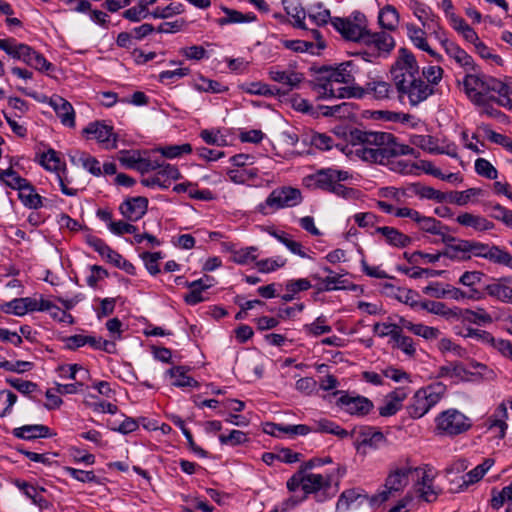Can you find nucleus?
Masks as SVG:
<instances>
[{
	"label": "nucleus",
	"instance_id": "f257e3e1",
	"mask_svg": "<svg viewBox=\"0 0 512 512\" xmlns=\"http://www.w3.org/2000/svg\"><path fill=\"white\" fill-rule=\"evenodd\" d=\"M349 141L355 147L354 153L369 163L384 165L391 158L402 155L418 157L414 148L398 143L397 138L389 132L354 129L350 132Z\"/></svg>",
	"mask_w": 512,
	"mask_h": 512
},
{
	"label": "nucleus",
	"instance_id": "f03ea898",
	"mask_svg": "<svg viewBox=\"0 0 512 512\" xmlns=\"http://www.w3.org/2000/svg\"><path fill=\"white\" fill-rule=\"evenodd\" d=\"M392 79L402 103L416 107L434 94L431 84H425L420 75L416 57L407 48H400L391 67Z\"/></svg>",
	"mask_w": 512,
	"mask_h": 512
},
{
	"label": "nucleus",
	"instance_id": "7ed1b4c3",
	"mask_svg": "<svg viewBox=\"0 0 512 512\" xmlns=\"http://www.w3.org/2000/svg\"><path fill=\"white\" fill-rule=\"evenodd\" d=\"M354 64L351 61L341 63L336 68L325 69L326 76L318 79L315 90L319 97L325 99L362 98L364 90L354 87Z\"/></svg>",
	"mask_w": 512,
	"mask_h": 512
},
{
	"label": "nucleus",
	"instance_id": "20e7f679",
	"mask_svg": "<svg viewBox=\"0 0 512 512\" xmlns=\"http://www.w3.org/2000/svg\"><path fill=\"white\" fill-rule=\"evenodd\" d=\"M497 79L488 77L478 70L465 74L461 84L469 100L475 105L484 106L489 102L490 93L495 89Z\"/></svg>",
	"mask_w": 512,
	"mask_h": 512
},
{
	"label": "nucleus",
	"instance_id": "39448f33",
	"mask_svg": "<svg viewBox=\"0 0 512 512\" xmlns=\"http://www.w3.org/2000/svg\"><path fill=\"white\" fill-rule=\"evenodd\" d=\"M442 241L446 244V248L442 252L436 254L424 253L421 251L413 253L405 252L403 256L412 264L416 262V256H423L428 263H435L439 261L442 256L451 260H469V240L456 239L453 236L443 235Z\"/></svg>",
	"mask_w": 512,
	"mask_h": 512
},
{
	"label": "nucleus",
	"instance_id": "423d86ee",
	"mask_svg": "<svg viewBox=\"0 0 512 512\" xmlns=\"http://www.w3.org/2000/svg\"><path fill=\"white\" fill-rule=\"evenodd\" d=\"M445 392L446 386L441 382H436L419 389L407 407L408 414L414 419L423 417L442 399Z\"/></svg>",
	"mask_w": 512,
	"mask_h": 512
},
{
	"label": "nucleus",
	"instance_id": "0eeeda50",
	"mask_svg": "<svg viewBox=\"0 0 512 512\" xmlns=\"http://www.w3.org/2000/svg\"><path fill=\"white\" fill-rule=\"evenodd\" d=\"M472 420L461 411L450 408L435 417L434 432L438 436L455 437L467 432Z\"/></svg>",
	"mask_w": 512,
	"mask_h": 512
},
{
	"label": "nucleus",
	"instance_id": "6e6552de",
	"mask_svg": "<svg viewBox=\"0 0 512 512\" xmlns=\"http://www.w3.org/2000/svg\"><path fill=\"white\" fill-rule=\"evenodd\" d=\"M301 191L290 186H283L274 189L265 202L258 205V211L263 215L269 212L267 209L278 210L285 207H294L302 202Z\"/></svg>",
	"mask_w": 512,
	"mask_h": 512
},
{
	"label": "nucleus",
	"instance_id": "1a4fd4ad",
	"mask_svg": "<svg viewBox=\"0 0 512 512\" xmlns=\"http://www.w3.org/2000/svg\"><path fill=\"white\" fill-rule=\"evenodd\" d=\"M336 488L332 487V476L330 474H317L305 472L304 498L313 495L318 503H323L335 496Z\"/></svg>",
	"mask_w": 512,
	"mask_h": 512
},
{
	"label": "nucleus",
	"instance_id": "9d476101",
	"mask_svg": "<svg viewBox=\"0 0 512 512\" xmlns=\"http://www.w3.org/2000/svg\"><path fill=\"white\" fill-rule=\"evenodd\" d=\"M481 257L494 264L503 265L512 269V255L505 249L469 240V259L472 257Z\"/></svg>",
	"mask_w": 512,
	"mask_h": 512
},
{
	"label": "nucleus",
	"instance_id": "9b49d317",
	"mask_svg": "<svg viewBox=\"0 0 512 512\" xmlns=\"http://www.w3.org/2000/svg\"><path fill=\"white\" fill-rule=\"evenodd\" d=\"M386 443L387 438L376 427L361 426L357 431L355 446L358 452L366 454L368 450H377Z\"/></svg>",
	"mask_w": 512,
	"mask_h": 512
},
{
	"label": "nucleus",
	"instance_id": "f8f14e48",
	"mask_svg": "<svg viewBox=\"0 0 512 512\" xmlns=\"http://www.w3.org/2000/svg\"><path fill=\"white\" fill-rule=\"evenodd\" d=\"M83 133L90 139H95L103 148L111 150L117 147V134L112 126L101 121L89 123Z\"/></svg>",
	"mask_w": 512,
	"mask_h": 512
},
{
	"label": "nucleus",
	"instance_id": "ddd939ff",
	"mask_svg": "<svg viewBox=\"0 0 512 512\" xmlns=\"http://www.w3.org/2000/svg\"><path fill=\"white\" fill-rule=\"evenodd\" d=\"M412 470L413 468L408 462L404 466L391 468L385 481L386 490L380 494L383 501L388 499L390 493L402 491L408 485Z\"/></svg>",
	"mask_w": 512,
	"mask_h": 512
},
{
	"label": "nucleus",
	"instance_id": "4468645a",
	"mask_svg": "<svg viewBox=\"0 0 512 512\" xmlns=\"http://www.w3.org/2000/svg\"><path fill=\"white\" fill-rule=\"evenodd\" d=\"M336 404L346 413L356 416H365L373 408V403L368 398L348 393L341 395Z\"/></svg>",
	"mask_w": 512,
	"mask_h": 512
},
{
	"label": "nucleus",
	"instance_id": "2eb2a0df",
	"mask_svg": "<svg viewBox=\"0 0 512 512\" xmlns=\"http://www.w3.org/2000/svg\"><path fill=\"white\" fill-rule=\"evenodd\" d=\"M333 27L347 40L363 41L367 34L366 25L354 23L350 18L335 17L331 19Z\"/></svg>",
	"mask_w": 512,
	"mask_h": 512
},
{
	"label": "nucleus",
	"instance_id": "dca6fc26",
	"mask_svg": "<svg viewBox=\"0 0 512 512\" xmlns=\"http://www.w3.org/2000/svg\"><path fill=\"white\" fill-rule=\"evenodd\" d=\"M181 178V173L174 165L167 164L161 171H155V174L143 177L141 184L145 187H160L166 189L170 186L173 180Z\"/></svg>",
	"mask_w": 512,
	"mask_h": 512
},
{
	"label": "nucleus",
	"instance_id": "f3484780",
	"mask_svg": "<svg viewBox=\"0 0 512 512\" xmlns=\"http://www.w3.org/2000/svg\"><path fill=\"white\" fill-rule=\"evenodd\" d=\"M148 199L143 196L127 198L119 206L120 213L128 221H138L147 212Z\"/></svg>",
	"mask_w": 512,
	"mask_h": 512
},
{
	"label": "nucleus",
	"instance_id": "a211bd4d",
	"mask_svg": "<svg viewBox=\"0 0 512 512\" xmlns=\"http://www.w3.org/2000/svg\"><path fill=\"white\" fill-rule=\"evenodd\" d=\"M485 291L498 301L512 304V276L494 279L485 287Z\"/></svg>",
	"mask_w": 512,
	"mask_h": 512
},
{
	"label": "nucleus",
	"instance_id": "6ab92c4d",
	"mask_svg": "<svg viewBox=\"0 0 512 512\" xmlns=\"http://www.w3.org/2000/svg\"><path fill=\"white\" fill-rule=\"evenodd\" d=\"M407 35L410 41L413 43L415 47L418 49L427 52L431 57H433L437 62H442L443 57L441 54L437 53L434 49H432L427 40V32L414 24H407Z\"/></svg>",
	"mask_w": 512,
	"mask_h": 512
},
{
	"label": "nucleus",
	"instance_id": "aec40b11",
	"mask_svg": "<svg viewBox=\"0 0 512 512\" xmlns=\"http://www.w3.org/2000/svg\"><path fill=\"white\" fill-rule=\"evenodd\" d=\"M268 74L271 80L281 83L284 86L283 89H280V94H286L294 88H297L303 81V75L301 73L291 70L285 71L271 68Z\"/></svg>",
	"mask_w": 512,
	"mask_h": 512
},
{
	"label": "nucleus",
	"instance_id": "412c9836",
	"mask_svg": "<svg viewBox=\"0 0 512 512\" xmlns=\"http://www.w3.org/2000/svg\"><path fill=\"white\" fill-rule=\"evenodd\" d=\"M444 50L465 71V74L478 70V65L474 62L472 56L455 42H450L444 47Z\"/></svg>",
	"mask_w": 512,
	"mask_h": 512
},
{
	"label": "nucleus",
	"instance_id": "4be33fe9",
	"mask_svg": "<svg viewBox=\"0 0 512 512\" xmlns=\"http://www.w3.org/2000/svg\"><path fill=\"white\" fill-rule=\"evenodd\" d=\"M49 104L64 126L75 127V111L69 101L59 95H54L50 98Z\"/></svg>",
	"mask_w": 512,
	"mask_h": 512
},
{
	"label": "nucleus",
	"instance_id": "5701e85b",
	"mask_svg": "<svg viewBox=\"0 0 512 512\" xmlns=\"http://www.w3.org/2000/svg\"><path fill=\"white\" fill-rule=\"evenodd\" d=\"M303 181L305 186L308 188L321 189L329 192L332 185L336 182L334 178V169H321L314 174L308 175Z\"/></svg>",
	"mask_w": 512,
	"mask_h": 512
},
{
	"label": "nucleus",
	"instance_id": "b1692460",
	"mask_svg": "<svg viewBox=\"0 0 512 512\" xmlns=\"http://www.w3.org/2000/svg\"><path fill=\"white\" fill-rule=\"evenodd\" d=\"M409 392L405 387H400L389 393L386 402L379 407V414L388 417L396 414L402 407V402L407 398Z\"/></svg>",
	"mask_w": 512,
	"mask_h": 512
},
{
	"label": "nucleus",
	"instance_id": "393cba45",
	"mask_svg": "<svg viewBox=\"0 0 512 512\" xmlns=\"http://www.w3.org/2000/svg\"><path fill=\"white\" fill-rule=\"evenodd\" d=\"M13 435L19 439L34 440L53 436L50 428L42 424L24 425L13 429Z\"/></svg>",
	"mask_w": 512,
	"mask_h": 512
},
{
	"label": "nucleus",
	"instance_id": "a878e982",
	"mask_svg": "<svg viewBox=\"0 0 512 512\" xmlns=\"http://www.w3.org/2000/svg\"><path fill=\"white\" fill-rule=\"evenodd\" d=\"M433 482L434 476L431 471L423 470L421 479L417 483V492L420 498L428 503L434 502L439 495V490L436 489Z\"/></svg>",
	"mask_w": 512,
	"mask_h": 512
},
{
	"label": "nucleus",
	"instance_id": "bb28decb",
	"mask_svg": "<svg viewBox=\"0 0 512 512\" xmlns=\"http://www.w3.org/2000/svg\"><path fill=\"white\" fill-rule=\"evenodd\" d=\"M456 221L465 227H472L475 231L484 232L494 228L493 222L483 216L474 215L472 213H462L456 218Z\"/></svg>",
	"mask_w": 512,
	"mask_h": 512
},
{
	"label": "nucleus",
	"instance_id": "cd10ccee",
	"mask_svg": "<svg viewBox=\"0 0 512 512\" xmlns=\"http://www.w3.org/2000/svg\"><path fill=\"white\" fill-rule=\"evenodd\" d=\"M189 368L186 366H175L167 370V374L172 379L171 384L175 387L185 388V387H199V382L194 378L187 375Z\"/></svg>",
	"mask_w": 512,
	"mask_h": 512
},
{
	"label": "nucleus",
	"instance_id": "c85d7f7f",
	"mask_svg": "<svg viewBox=\"0 0 512 512\" xmlns=\"http://www.w3.org/2000/svg\"><path fill=\"white\" fill-rule=\"evenodd\" d=\"M376 232L382 234L385 237L387 243L395 247H407L412 241L408 235L403 234L394 227H378Z\"/></svg>",
	"mask_w": 512,
	"mask_h": 512
},
{
	"label": "nucleus",
	"instance_id": "c756f323",
	"mask_svg": "<svg viewBox=\"0 0 512 512\" xmlns=\"http://www.w3.org/2000/svg\"><path fill=\"white\" fill-rule=\"evenodd\" d=\"M221 9L225 13L226 16L216 20V22L219 26H225L228 24L247 23V22H253L256 20V15L251 12L244 14L240 11L230 9L225 6H222Z\"/></svg>",
	"mask_w": 512,
	"mask_h": 512
},
{
	"label": "nucleus",
	"instance_id": "7c9ffc66",
	"mask_svg": "<svg viewBox=\"0 0 512 512\" xmlns=\"http://www.w3.org/2000/svg\"><path fill=\"white\" fill-rule=\"evenodd\" d=\"M18 195L23 205L29 209L36 210L47 206V204L43 202V197L36 193L34 186L30 182L20 189Z\"/></svg>",
	"mask_w": 512,
	"mask_h": 512
},
{
	"label": "nucleus",
	"instance_id": "2f4dec72",
	"mask_svg": "<svg viewBox=\"0 0 512 512\" xmlns=\"http://www.w3.org/2000/svg\"><path fill=\"white\" fill-rule=\"evenodd\" d=\"M400 323L403 328L409 330L413 334L420 336L426 340L437 339L440 335V330L435 327L427 326L421 323L414 324L404 318L400 319Z\"/></svg>",
	"mask_w": 512,
	"mask_h": 512
},
{
	"label": "nucleus",
	"instance_id": "473e14b6",
	"mask_svg": "<svg viewBox=\"0 0 512 512\" xmlns=\"http://www.w3.org/2000/svg\"><path fill=\"white\" fill-rule=\"evenodd\" d=\"M364 43L372 44L382 52H389L395 45L393 37L387 32L370 33L367 31Z\"/></svg>",
	"mask_w": 512,
	"mask_h": 512
},
{
	"label": "nucleus",
	"instance_id": "72a5a7b5",
	"mask_svg": "<svg viewBox=\"0 0 512 512\" xmlns=\"http://www.w3.org/2000/svg\"><path fill=\"white\" fill-rule=\"evenodd\" d=\"M15 484L41 510H46L51 506L50 502L42 496L41 491L33 485L20 480H16Z\"/></svg>",
	"mask_w": 512,
	"mask_h": 512
},
{
	"label": "nucleus",
	"instance_id": "f704fd0d",
	"mask_svg": "<svg viewBox=\"0 0 512 512\" xmlns=\"http://www.w3.org/2000/svg\"><path fill=\"white\" fill-rule=\"evenodd\" d=\"M507 416H508V413H507L506 405L504 403H501L498 406V408L496 409L495 414L490 416L485 421V426L488 429L499 428V430H500L499 436L501 438H503L505 436V431L508 427V425L505 421Z\"/></svg>",
	"mask_w": 512,
	"mask_h": 512
},
{
	"label": "nucleus",
	"instance_id": "c9c22d12",
	"mask_svg": "<svg viewBox=\"0 0 512 512\" xmlns=\"http://www.w3.org/2000/svg\"><path fill=\"white\" fill-rule=\"evenodd\" d=\"M380 26L386 30L393 31L399 23V13L392 5L384 6L378 15Z\"/></svg>",
	"mask_w": 512,
	"mask_h": 512
},
{
	"label": "nucleus",
	"instance_id": "e433bc0d",
	"mask_svg": "<svg viewBox=\"0 0 512 512\" xmlns=\"http://www.w3.org/2000/svg\"><path fill=\"white\" fill-rule=\"evenodd\" d=\"M416 223L420 230L433 235L443 237V235H446V232L448 231V227L434 217L420 215Z\"/></svg>",
	"mask_w": 512,
	"mask_h": 512
},
{
	"label": "nucleus",
	"instance_id": "4c0bfd02",
	"mask_svg": "<svg viewBox=\"0 0 512 512\" xmlns=\"http://www.w3.org/2000/svg\"><path fill=\"white\" fill-rule=\"evenodd\" d=\"M495 84L496 85L495 89H493V92L497 93V96L490 94L489 102L493 101L497 103L499 106L512 110V99L510 97V95L512 94V88H510L508 85L499 80Z\"/></svg>",
	"mask_w": 512,
	"mask_h": 512
},
{
	"label": "nucleus",
	"instance_id": "58836bf2",
	"mask_svg": "<svg viewBox=\"0 0 512 512\" xmlns=\"http://www.w3.org/2000/svg\"><path fill=\"white\" fill-rule=\"evenodd\" d=\"M419 307L423 310H426L429 313L443 316L446 319L457 317L458 313L451 308L447 307V305L443 302L425 300L419 303Z\"/></svg>",
	"mask_w": 512,
	"mask_h": 512
},
{
	"label": "nucleus",
	"instance_id": "ea45409f",
	"mask_svg": "<svg viewBox=\"0 0 512 512\" xmlns=\"http://www.w3.org/2000/svg\"><path fill=\"white\" fill-rule=\"evenodd\" d=\"M364 95L371 94L377 100H384L390 97L393 92L392 86L385 81H372L363 88Z\"/></svg>",
	"mask_w": 512,
	"mask_h": 512
},
{
	"label": "nucleus",
	"instance_id": "a19ab883",
	"mask_svg": "<svg viewBox=\"0 0 512 512\" xmlns=\"http://www.w3.org/2000/svg\"><path fill=\"white\" fill-rule=\"evenodd\" d=\"M412 191L422 199L434 200L438 203L445 202L448 198L447 193L441 192L430 186H425L420 183L412 185Z\"/></svg>",
	"mask_w": 512,
	"mask_h": 512
},
{
	"label": "nucleus",
	"instance_id": "79ce46f5",
	"mask_svg": "<svg viewBox=\"0 0 512 512\" xmlns=\"http://www.w3.org/2000/svg\"><path fill=\"white\" fill-rule=\"evenodd\" d=\"M450 24L452 28L463 36L467 42H475L477 40V33L475 30L466 23V21L458 15L450 16Z\"/></svg>",
	"mask_w": 512,
	"mask_h": 512
},
{
	"label": "nucleus",
	"instance_id": "37998d69",
	"mask_svg": "<svg viewBox=\"0 0 512 512\" xmlns=\"http://www.w3.org/2000/svg\"><path fill=\"white\" fill-rule=\"evenodd\" d=\"M313 429L314 432L333 434L340 439H344L349 436V432L347 430L343 429L341 426L328 419H320L316 421Z\"/></svg>",
	"mask_w": 512,
	"mask_h": 512
},
{
	"label": "nucleus",
	"instance_id": "c03bdc74",
	"mask_svg": "<svg viewBox=\"0 0 512 512\" xmlns=\"http://www.w3.org/2000/svg\"><path fill=\"white\" fill-rule=\"evenodd\" d=\"M493 465L494 459L486 458L481 464L477 465L463 476L464 483L470 485L480 481Z\"/></svg>",
	"mask_w": 512,
	"mask_h": 512
},
{
	"label": "nucleus",
	"instance_id": "a18cd8bd",
	"mask_svg": "<svg viewBox=\"0 0 512 512\" xmlns=\"http://www.w3.org/2000/svg\"><path fill=\"white\" fill-rule=\"evenodd\" d=\"M73 163L81 164L84 169L89 171L94 176H100L102 174L100 162L93 156L80 152L78 158L76 156L71 157Z\"/></svg>",
	"mask_w": 512,
	"mask_h": 512
},
{
	"label": "nucleus",
	"instance_id": "49530a36",
	"mask_svg": "<svg viewBox=\"0 0 512 512\" xmlns=\"http://www.w3.org/2000/svg\"><path fill=\"white\" fill-rule=\"evenodd\" d=\"M0 181L12 189L18 190V192L29 182L12 168H8L0 172Z\"/></svg>",
	"mask_w": 512,
	"mask_h": 512
},
{
	"label": "nucleus",
	"instance_id": "de8ad7c7",
	"mask_svg": "<svg viewBox=\"0 0 512 512\" xmlns=\"http://www.w3.org/2000/svg\"><path fill=\"white\" fill-rule=\"evenodd\" d=\"M193 87L197 91L210 93H224L228 90V87L222 85L220 82L207 79L204 76H199L195 79Z\"/></svg>",
	"mask_w": 512,
	"mask_h": 512
},
{
	"label": "nucleus",
	"instance_id": "09e8293b",
	"mask_svg": "<svg viewBox=\"0 0 512 512\" xmlns=\"http://www.w3.org/2000/svg\"><path fill=\"white\" fill-rule=\"evenodd\" d=\"M394 347L400 349L405 355L414 357L416 354V347L411 337L402 333V328L393 338Z\"/></svg>",
	"mask_w": 512,
	"mask_h": 512
},
{
	"label": "nucleus",
	"instance_id": "8fccbe9b",
	"mask_svg": "<svg viewBox=\"0 0 512 512\" xmlns=\"http://www.w3.org/2000/svg\"><path fill=\"white\" fill-rule=\"evenodd\" d=\"M444 70L440 66L429 65L422 68L420 75L422 79H426L425 84H431L432 90L435 91L437 86L443 78Z\"/></svg>",
	"mask_w": 512,
	"mask_h": 512
},
{
	"label": "nucleus",
	"instance_id": "3c124183",
	"mask_svg": "<svg viewBox=\"0 0 512 512\" xmlns=\"http://www.w3.org/2000/svg\"><path fill=\"white\" fill-rule=\"evenodd\" d=\"M326 322L327 321L324 316H319L314 322L305 324L303 330L306 335L312 337H318L322 334L330 333L332 331V327L327 325Z\"/></svg>",
	"mask_w": 512,
	"mask_h": 512
},
{
	"label": "nucleus",
	"instance_id": "603ef678",
	"mask_svg": "<svg viewBox=\"0 0 512 512\" xmlns=\"http://www.w3.org/2000/svg\"><path fill=\"white\" fill-rule=\"evenodd\" d=\"M424 28H427L431 35L437 39L441 46L444 48L447 46L451 41L447 38V33L443 26L440 23V17L438 15H435L429 22L428 25H426Z\"/></svg>",
	"mask_w": 512,
	"mask_h": 512
},
{
	"label": "nucleus",
	"instance_id": "864d4df0",
	"mask_svg": "<svg viewBox=\"0 0 512 512\" xmlns=\"http://www.w3.org/2000/svg\"><path fill=\"white\" fill-rule=\"evenodd\" d=\"M411 9L423 27L428 25V22L436 15L428 5L418 1L411 3Z\"/></svg>",
	"mask_w": 512,
	"mask_h": 512
},
{
	"label": "nucleus",
	"instance_id": "5fc2aeb1",
	"mask_svg": "<svg viewBox=\"0 0 512 512\" xmlns=\"http://www.w3.org/2000/svg\"><path fill=\"white\" fill-rule=\"evenodd\" d=\"M307 15L317 26L327 24L330 19V11L328 9H324L321 3L311 6L308 9Z\"/></svg>",
	"mask_w": 512,
	"mask_h": 512
},
{
	"label": "nucleus",
	"instance_id": "6e6d98bb",
	"mask_svg": "<svg viewBox=\"0 0 512 512\" xmlns=\"http://www.w3.org/2000/svg\"><path fill=\"white\" fill-rule=\"evenodd\" d=\"M39 163L45 169L54 172H58L62 167V162L57 152L53 149H49L47 152L42 153Z\"/></svg>",
	"mask_w": 512,
	"mask_h": 512
},
{
	"label": "nucleus",
	"instance_id": "4d7b16f0",
	"mask_svg": "<svg viewBox=\"0 0 512 512\" xmlns=\"http://www.w3.org/2000/svg\"><path fill=\"white\" fill-rule=\"evenodd\" d=\"M44 312H48L54 320L59 322L72 324L74 321L71 314L67 313L65 310L60 309L57 305L49 300H45Z\"/></svg>",
	"mask_w": 512,
	"mask_h": 512
},
{
	"label": "nucleus",
	"instance_id": "13d9d810",
	"mask_svg": "<svg viewBox=\"0 0 512 512\" xmlns=\"http://www.w3.org/2000/svg\"><path fill=\"white\" fill-rule=\"evenodd\" d=\"M256 251L257 248L253 246L234 250L232 252V261L240 265L249 264L256 260Z\"/></svg>",
	"mask_w": 512,
	"mask_h": 512
},
{
	"label": "nucleus",
	"instance_id": "bf43d9fd",
	"mask_svg": "<svg viewBox=\"0 0 512 512\" xmlns=\"http://www.w3.org/2000/svg\"><path fill=\"white\" fill-rule=\"evenodd\" d=\"M285 10L289 16H291L294 19V26L300 29H306L305 26V18H306V11L305 9L300 5L296 3H291L288 6H285Z\"/></svg>",
	"mask_w": 512,
	"mask_h": 512
},
{
	"label": "nucleus",
	"instance_id": "052dcab7",
	"mask_svg": "<svg viewBox=\"0 0 512 512\" xmlns=\"http://www.w3.org/2000/svg\"><path fill=\"white\" fill-rule=\"evenodd\" d=\"M484 277V274L480 271H466L459 279V283L471 288L470 293L474 296H479V292L474 289V286L479 284Z\"/></svg>",
	"mask_w": 512,
	"mask_h": 512
},
{
	"label": "nucleus",
	"instance_id": "680f3d73",
	"mask_svg": "<svg viewBox=\"0 0 512 512\" xmlns=\"http://www.w3.org/2000/svg\"><path fill=\"white\" fill-rule=\"evenodd\" d=\"M159 152L163 157L173 159L183 154H189L192 152V146L189 143L181 145H169L159 148Z\"/></svg>",
	"mask_w": 512,
	"mask_h": 512
},
{
	"label": "nucleus",
	"instance_id": "e2e57ef3",
	"mask_svg": "<svg viewBox=\"0 0 512 512\" xmlns=\"http://www.w3.org/2000/svg\"><path fill=\"white\" fill-rule=\"evenodd\" d=\"M245 91L252 95H263V96H275L280 95V89L275 87H270L267 84L261 82H253L250 83Z\"/></svg>",
	"mask_w": 512,
	"mask_h": 512
},
{
	"label": "nucleus",
	"instance_id": "0e129e2a",
	"mask_svg": "<svg viewBox=\"0 0 512 512\" xmlns=\"http://www.w3.org/2000/svg\"><path fill=\"white\" fill-rule=\"evenodd\" d=\"M149 15L148 8L139 0L136 6H133L123 13V17L132 22H140Z\"/></svg>",
	"mask_w": 512,
	"mask_h": 512
},
{
	"label": "nucleus",
	"instance_id": "69168bd1",
	"mask_svg": "<svg viewBox=\"0 0 512 512\" xmlns=\"http://www.w3.org/2000/svg\"><path fill=\"white\" fill-rule=\"evenodd\" d=\"M475 170L480 176H483L487 179L494 180L498 176L496 168L484 158H478L475 161Z\"/></svg>",
	"mask_w": 512,
	"mask_h": 512
},
{
	"label": "nucleus",
	"instance_id": "338daca9",
	"mask_svg": "<svg viewBox=\"0 0 512 512\" xmlns=\"http://www.w3.org/2000/svg\"><path fill=\"white\" fill-rule=\"evenodd\" d=\"M141 258L151 275H156L160 272L158 261L162 258L161 252H143Z\"/></svg>",
	"mask_w": 512,
	"mask_h": 512
},
{
	"label": "nucleus",
	"instance_id": "774afa93",
	"mask_svg": "<svg viewBox=\"0 0 512 512\" xmlns=\"http://www.w3.org/2000/svg\"><path fill=\"white\" fill-rule=\"evenodd\" d=\"M219 441L222 445L236 446L248 441L246 433L240 430H232L228 435H220Z\"/></svg>",
	"mask_w": 512,
	"mask_h": 512
}]
</instances>
